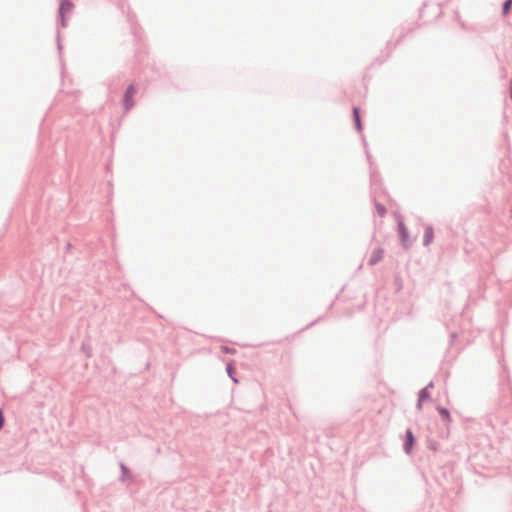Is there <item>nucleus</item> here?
Returning a JSON list of instances; mask_svg holds the SVG:
<instances>
[{
	"label": "nucleus",
	"instance_id": "17",
	"mask_svg": "<svg viewBox=\"0 0 512 512\" xmlns=\"http://www.w3.org/2000/svg\"><path fill=\"white\" fill-rule=\"evenodd\" d=\"M428 448L433 451L438 450V443L436 441H430L428 444Z\"/></svg>",
	"mask_w": 512,
	"mask_h": 512
},
{
	"label": "nucleus",
	"instance_id": "18",
	"mask_svg": "<svg viewBox=\"0 0 512 512\" xmlns=\"http://www.w3.org/2000/svg\"><path fill=\"white\" fill-rule=\"evenodd\" d=\"M4 424H5V417H4L2 409L0 408V430L3 428Z\"/></svg>",
	"mask_w": 512,
	"mask_h": 512
},
{
	"label": "nucleus",
	"instance_id": "7",
	"mask_svg": "<svg viewBox=\"0 0 512 512\" xmlns=\"http://www.w3.org/2000/svg\"><path fill=\"white\" fill-rule=\"evenodd\" d=\"M434 239V229L431 225H427L424 230L423 246H428Z\"/></svg>",
	"mask_w": 512,
	"mask_h": 512
},
{
	"label": "nucleus",
	"instance_id": "14",
	"mask_svg": "<svg viewBox=\"0 0 512 512\" xmlns=\"http://www.w3.org/2000/svg\"><path fill=\"white\" fill-rule=\"evenodd\" d=\"M362 142H363V144H364V146H365V153H366V156H367L368 162H369V164L371 165V164H372V161H371V155H370L369 151H368V150H367V148H366L367 143H366V140H365V137H364V136H362Z\"/></svg>",
	"mask_w": 512,
	"mask_h": 512
},
{
	"label": "nucleus",
	"instance_id": "21",
	"mask_svg": "<svg viewBox=\"0 0 512 512\" xmlns=\"http://www.w3.org/2000/svg\"><path fill=\"white\" fill-rule=\"evenodd\" d=\"M425 387H428V390L430 388H433L434 387V382L433 381H430Z\"/></svg>",
	"mask_w": 512,
	"mask_h": 512
},
{
	"label": "nucleus",
	"instance_id": "25",
	"mask_svg": "<svg viewBox=\"0 0 512 512\" xmlns=\"http://www.w3.org/2000/svg\"><path fill=\"white\" fill-rule=\"evenodd\" d=\"M70 248H71V244L67 243V249H70Z\"/></svg>",
	"mask_w": 512,
	"mask_h": 512
},
{
	"label": "nucleus",
	"instance_id": "9",
	"mask_svg": "<svg viewBox=\"0 0 512 512\" xmlns=\"http://www.w3.org/2000/svg\"><path fill=\"white\" fill-rule=\"evenodd\" d=\"M430 398L428 387L422 388L418 393L419 402H424Z\"/></svg>",
	"mask_w": 512,
	"mask_h": 512
},
{
	"label": "nucleus",
	"instance_id": "4",
	"mask_svg": "<svg viewBox=\"0 0 512 512\" xmlns=\"http://www.w3.org/2000/svg\"><path fill=\"white\" fill-rule=\"evenodd\" d=\"M383 256L384 250L381 247L375 248L369 258L368 264L370 266L378 264L383 259Z\"/></svg>",
	"mask_w": 512,
	"mask_h": 512
},
{
	"label": "nucleus",
	"instance_id": "15",
	"mask_svg": "<svg viewBox=\"0 0 512 512\" xmlns=\"http://www.w3.org/2000/svg\"><path fill=\"white\" fill-rule=\"evenodd\" d=\"M221 349L224 353H227V354H234L236 352L235 348H231L228 346H222Z\"/></svg>",
	"mask_w": 512,
	"mask_h": 512
},
{
	"label": "nucleus",
	"instance_id": "24",
	"mask_svg": "<svg viewBox=\"0 0 512 512\" xmlns=\"http://www.w3.org/2000/svg\"><path fill=\"white\" fill-rule=\"evenodd\" d=\"M456 337H457V334H456V333H452V334H451V340H452V341H453Z\"/></svg>",
	"mask_w": 512,
	"mask_h": 512
},
{
	"label": "nucleus",
	"instance_id": "19",
	"mask_svg": "<svg viewBox=\"0 0 512 512\" xmlns=\"http://www.w3.org/2000/svg\"><path fill=\"white\" fill-rule=\"evenodd\" d=\"M59 16H60V21H59L60 25H61L62 27H66V19H65V15H59Z\"/></svg>",
	"mask_w": 512,
	"mask_h": 512
},
{
	"label": "nucleus",
	"instance_id": "11",
	"mask_svg": "<svg viewBox=\"0 0 512 512\" xmlns=\"http://www.w3.org/2000/svg\"><path fill=\"white\" fill-rule=\"evenodd\" d=\"M374 203H375V208H376V210H377V213H378L381 217L385 216V214L387 213V209H386V207H385L383 204H381V203L377 202L375 199H374Z\"/></svg>",
	"mask_w": 512,
	"mask_h": 512
},
{
	"label": "nucleus",
	"instance_id": "6",
	"mask_svg": "<svg viewBox=\"0 0 512 512\" xmlns=\"http://www.w3.org/2000/svg\"><path fill=\"white\" fill-rule=\"evenodd\" d=\"M437 412L439 413L442 421L448 426L452 423V417L448 408L443 406L436 407Z\"/></svg>",
	"mask_w": 512,
	"mask_h": 512
},
{
	"label": "nucleus",
	"instance_id": "2",
	"mask_svg": "<svg viewBox=\"0 0 512 512\" xmlns=\"http://www.w3.org/2000/svg\"><path fill=\"white\" fill-rule=\"evenodd\" d=\"M416 439L410 428L405 432V438L403 443V450L406 454L410 455L413 451Z\"/></svg>",
	"mask_w": 512,
	"mask_h": 512
},
{
	"label": "nucleus",
	"instance_id": "20",
	"mask_svg": "<svg viewBox=\"0 0 512 512\" xmlns=\"http://www.w3.org/2000/svg\"><path fill=\"white\" fill-rule=\"evenodd\" d=\"M422 405H423V402H419V399H418L417 400V404H416L417 410H421L422 409Z\"/></svg>",
	"mask_w": 512,
	"mask_h": 512
},
{
	"label": "nucleus",
	"instance_id": "12",
	"mask_svg": "<svg viewBox=\"0 0 512 512\" xmlns=\"http://www.w3.org/2000/svg\"><path fill=\"white\" fill-rule=\"evenodd\" d=\"M512 0H505L502 4V15L506 16L510 12Z\"/></svg>",
	"mask_w": 512,
	"mask_h": 512
},
{
	"label": "nucleus",
	"instance_id": "3",
	"mask_svg": "<svg viewBox=\"0 0 512 512\" xmlns=\"http://www.w3.org/2000/svg\"><path fill=\"white\" fill-rule=\"evenodd\" d=\"M397 226H398V235H399L401 245L403 246V248L408 249V247H409L407 244V242L409 240L408 228L406 227V225L404 224V222L402 220L398 221Z\"/></svg>",
	"mask_w": 512,
	"mask_h": 512
},
{
	"label": "nucleus",
	"instance_id": "23",
	"mask_svg": "<svg viewBox=\"0 0 512 512\" xmlns=\"http://www.w3.org/2000/svg\"><path fill=\"white\" fill-rule=\"evenodd\" d=\"M319 320H320V318H318L317 320H315V321L311 322L310 324H308V325H307V327H306V328H310V327H312V326H313L317 321H319Z\"/></svg>",
	"mask_w": 512,
	"mask_h": 512
},
{
	"label": "nucleus",
	"instance_id": "8",
	"mask_svg": "<svg viewBox=\"0 0 512 512\" xmlns=\"http://www.w3.org/2000/svg\"><path fill=\"white\" fill-rule=\"evenodd\" d=\"M73 8L71 0H61L58 8L59 15H65L70 12Z\"/></svg>",
	"mask_w": 512,
	"mask_h": 512
},
{
	"label": "nucleus",
	"instance_id": "1",
	"mask_svg": "<svg viewBox=\"0 0 512 512\" xmlns=\"http://www.w3.org/2000/svg\"><path fill=\"white\" fill-rule=\"evenodd\" d=\"M136 94V88L134 84L128 85L126 88L123 99H122V105L125 111H129L134 106V96Z\"/></svg>",
	"mask_w": 512,
	"mask_h": 512
},
{
	"label": "nucleus",
	"instance_id": "16",
	"mask_svg": "<svg viewBox=\"0 0 512 512\" xmlns=\"http://www.w3.org/2000/svg\"><path fill=\"white\" fill-rule=\"evenodd\" d=\"M56 42H57V49H58L59 53H61L63 46H62V43H61V40H60V33H59V31H57Z\"/></svg>",
	"mask_w": 512,
	"mask_h": 512
},
{
	"label": "nucleus",
	"instance_id": "5",
	"mask_svg": "<svg viewBox=\"0 0 512 512\" xmlns=\"http://www.w3.org/2000/svg\"><path fill=\"white\" fill-rule=\"evenodd\" d=\"M352 116H353V122L354 127L358 132H361L363 129L362 120L360 116V108L357 106H354L352 109Z\"/></svg>",
	"mask_w": 512,
	"mask_h": 512
},
{
	"label": "nucleus",
	"instance_id": "22",
	"mask_svg": "<svg viewBox=\"0 0 512 512\" xmlns=\"http://www.w3.org/2000/svg\"><path fill=\"white\" fill-rule=\"evenodd\" d=\"M371 181L374 182L375 181V177H376V173L371 171Z\"/></svg>",
	"mask_w": 512,
	"mask_h": 512
},
{
	"label": "nucleus",
	"instance_id": "13",
	"mask_svg": "<svg viewBox=\"0 0 512 512\" xmlns=\"http://www.w3.org/2000/svg\"><path fill=\"white\" fill-rule=\"evenodd\" d=\"M120 469H121V472H122V475L120 477V481H125V476L130 473V469L124 463H120Z\"/></svg>",
	"mask_w": 512,
	"mask_h": 512
},
{
	"label": "nucleus",
	"instance_id": "10",
	"mask_svg": "<svg viewBox=\"0 0 512 512\" xmlns=\"http://www.w3.org/2000/svg\"><path fill=\"white\" fill-rule=\"evenodd\" d=\"M226 372L228 374V376L231 378V380L234 382V383H237L238 382V379H236L233 374L235 372V367L232 363H227L226 364Z\"/></svg>",
	"mask_w": 512,
	"mask_h": 512
}]
</instances>
